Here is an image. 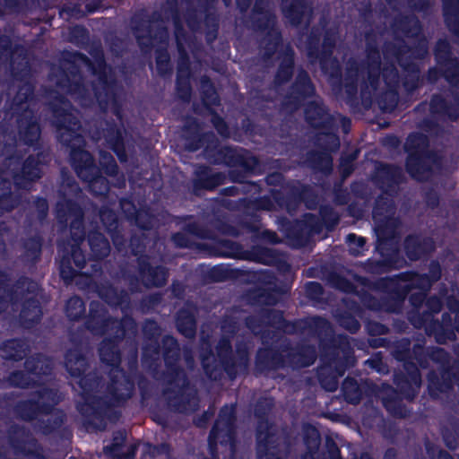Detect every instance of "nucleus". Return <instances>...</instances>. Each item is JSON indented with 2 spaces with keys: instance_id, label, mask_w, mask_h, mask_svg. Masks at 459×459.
Instances as JSON below:
<instances>
[{
  "instance_id": "52",
  "label": "nucleus",
  "mask_w": 459,
  "mask_h": 459,
  "mask_svg": "<svg viewBox=\"0 0 459 459\" xmlns=\"http://www.w3.org/2000/svg\"><path fill=\"white\" fill-rule=\"evenodd\" d=\"M264 37L260 41V47L263 49V60L269 61L273 56L282 50L283 36L279 28H273L264 32Z\"/></svg>"
},
{
  "instance_id": "21",
  "label": "nucleus",
  "mask_w": 459,
  "mask_h": 459,
  "mask_svg": "<svg viewBox=\"0 0 459 459\" xmlns=\"http://www.w3.org/2000/svg\"><path fill=\"white\" fill-rule=\"evenodd\" d=\"M173 385L178 389L167 386L162 390V395L168 408L177 413H187L195 411L197 407L195 392L186 390L189 380L187 379V383L184 380H178Z\"/></svg>"
},
{
  "instance_id": "36",
  "label": "nucleus",
  "mask_w": 459,
  "mask_h": 459,
  "mask_svg": "<svg viewBox=\"0 0 459 459\" xmlns=\"http://www.w3.org/2000/svg\"><path fill=\"white\" fill-rule=\"evenodd\" d=\"M288 290L284 288H266L264 286H255L247 290L246 294L247 300L252 306H276L281 296L287 293Z\"/></svg>"
},
{
  "instance_id": "50",
  "label": "nucleus",
  "mask_w": 459,
  "mask_h": 459,
  "mask_svg": "<svg viewBox=\"0 0 459 459\" xmlns=\"http://www.w3.org/2000/svg\"><path fill=\"white\" fill-rule=\"evenodd\" d=\"M280 229L288 239L297 244L305 243L309 237L303 219L281 218L280 220Z\"/></svg>"
},
{
  "instance_id": "39",
  "label": "nucleus",
  "mask_w": 459,
  "mask_h": 459,
  "mask_svg": "<svg viewBox=\"0 0 459 459\" xmlns=\"http://www.w3.org/2000/svg\"><path fill=\"white\" fill-rule=\"evenodd\" d=\"M434 314L428 309L420 311H410L408 314V319L410 323L416 329H424L426 334L429 337H434L437 342V337L441 333L443 317L441 320L436 319Z\"/></svg>"
},
{
  "instance_id": "18",
  "label": "nucleus",
  "mask_w": 459,
  "mask_h": 459,
  "mask_svg": "<svg viewBox=\"0 0 459 459\" xmlns=\"http://www.w3.org/2000/svg\"><path fill=\"white\" fill-rule=\"evenodd\" d=\"M36 153L28 155L22 162L19 170L13 175V183L19 188H27L32 183L39 180L43 176L44 167L50 160L48 150H35Z\"/></svg>"
},
{
  "instance_id": "43",
  "label": "nucleus",
  "mask_w": 459,
  "mask_h": 459,
  "mask_svg": "<svg viewBox=\"0 0 459 459\" xmlns=\"http://www.w3.org/2000/svg\"><path fill=\"white\" fill-rule=\"evenodd\" d=\"M377 226L375 229L377 235V244H388L397 243L395 241V236L397 230L401 225V220L399 217H389L374 219Z\"/></svg>"
},
{
  "instance_id": "62",
  "label": "nucleus",
  "mask_w": 459,
  "mask_h": 459,
  "mask_svg": "<svg viewBox=\"0 0 459 459\" xmlns=\"http://www.w3.org/2000/svg\"><path fill=\"white\" fill-rule=\"evenodd\" d=\"M190 75L191 74L188 68L183 70L181 67H179L176 76V96L178 100L185 103H188L191 100L193 93V89L190 82Z\"/></svg>"
},
{
  "instance_id": "7",
  "label": "nucleus",
  "mask_w": 459,
  "mask_h": 459,
  "mask_svg": "<svg viewBox=\"0 0 459 459\" xmlns=\"http://www.w3.org/2000/svg\"><path fill=\"white\" fill-rule=\"evenodd\" d=\"M75 379L82 390L81 396L83 400L77 404L76 408L83 418L85 426L97 429L95 421L103 423L111 406L124 403L113 402L108 394L105 397L97 394L104 386V378L97 371L85 372ZM106 393H108L107 390Z\"/></svg>"
},
{
  "instance_id": "56",
  "label": "nucleus",
  "mask_w": 459,
  "mask_h": 459,
  "mask_svg": "<svg viewBox=\"0 0 459 459\" xmlns=\"http://www.w3.org/2000/svg\"><path fill=\"white\" fill-rule=\"evenodd\" d=\"M394 30H401L408 39H417L422 33V25L415 14L400 15L394 20Z\"/></svg>"
},
{
  "instance_id": "40",
  "label": "nucleus",
  "mask_w": 459,
  "mask_h": 459,
  "mask_svg": "<svg viewBox=\"0 0 459 459\" xmlns=\"http://www.w3.org/2000/svg\"><path fill=\"white\" fill-rule=\"evenodd\" d=\"M236 421V403L225 404L220 409L218 417L211 429L224 434L228 437V441L238 438Z\"/></svg>"
},
{
  "instance_id": "20",
  "label": "nucleus",
  "mask_w": 459,
  "mask_h": 459,
  "mask_svg": "<svg viewBox=\"0 0 459 459\" xmlns=\"http://www.w3.org/2000/svg\"><path fill=\"white\" fill-rule=\"evenodd\" d=\"M284 353L285 368L301 369L312 366L316 359V350L313 344L299 342L295 345L288 338L280 343Z\"/></svg>"
},
{
  "instance_id": "54",
  "label": "nucleus",
  "mask_w": 459,
  "mask_h": 459,
  "mask_svg": "<svg viewBox=\"0 0 459 459\" xmlns=\"http://www.w3.org/2000/svg\"><path fill=\"white\" fill-rule=\"evenodd\" d=\"M28 350L25 341L20 338L5 340L0 346L3 359L13 362H19L25 359Z\"/></svg>"
},
{
  "instance_id": "10",
  "label": "nucleus",
  "mask_w": 459,
  "mask_h": 459,
  "mask_svg": "<svg viewBox=\"0 0 459 459\" xmlns=\"http://www.w3.org/2000/svg\"><path fill=\"white\" fill-rule=\"evenodd\" d=\"M403 151L407 154L405 170L416 181L426 179L432 173V165L440 160L435 151L429 150L428 136L420 132H411L407 135Z\"/></svg>"
},
{
  "instance_id": "5",
  "label": "nucleus",
  "mask_w": 459,
  "mask_h": 459,
  "mask_svg": "<svg viewBox=\"0 0 459 459\" xmlns=\"http://www.w3.org/2000/svg\"><path fill=\"white\" fill-rule=\"evenodd\" d=\"M412 359L422 369L429 368V361L438 365V372L431 369L427 374L428 389L431 396L448 393L455 385L459 386V359L451 363V356L444 348L414 343Z\"/></svg>"
},
{
  "instance_id": "64",
  "label": "nucleus",
  "mask_w": 459,
  "mask_h": 459,
  "mask_svg": "<svg viewBox=\"0 0 459 459\" xmlns=\"http://www.w3.org/2000/svg\"><path fill=\"white\" fill-rule=\"evenodd\" d=\"M161 345L159 341H146L142 351V364L153 371L159 367Z\"/></svg>"
},
{
  "instance_id": "37",
  "label": "nucleus",
  "mask_w": 459,
  "mask_h": 459,
  "mask_svg": "<svg viewBox=\"0 0 459 459\" xmlns=\"http://www.w3.org/2000/svg\"><path fill=\"white\" fill-rule=\"evenodd\" d=\"M450 93L453 101L447 100L441 94H433L429 108L431 113L447 117L452 122H455L459 117V89H451Z\"/></svg>"
},
{
  "instance_id": "47",
  "label": "nucleus",
  "mask_w": 459,
  "mask_h": 459,
  "mask_svg": "<svg viewBox=\"0 0 459 459\" xmlns=\"http://www.w3.org/2000/svg\"><path fill=\"white\" fill-rule=\"evenodd\" d=\"M87 242L93 261H101L110 253V244L106 236L98 230H91L87 234Z\"/></svg>"
},
{
  "instance_id": "59",
  "label": "nucleus",
  "mask_w": 459,
  "mask_h": 459,
  "mask_svg": "<svg viewBox=\"0 0 459 459\" xmlns=\"http://www.w3.org/2000/svg\"><path fill=\"white\" fill-rule=\"evenodd\" d=\"M136 43L143 55L150 54L153 47V37L149 22L136 21L133 26Z\"/></svg>"
},
{
  "instance_id": "33",
  "label": "nucleus",
  "mask_w": 459,
  "mask_h": 459,
  "mask_svg": "<svg viewBox=\"0 0 459 459\" xmlns=\"http://www.w3.org/2000/svg\"><path fill=\"white\" fill-rule=\"evenodd\" d=\"M197 307L186 302L175 315V325L178 333L186 339H194L197 332Z\"/></svg>"
},
{
  "instance_id": "53",
  "label": "nucleus",
  "mask_w": 459,
  "mask_h": 459,
  "mask_svg": "<svg viewBox=\"0 0 459 459\" xmlns=\"http://www.w3.org/2000/svg\"><path fill=\"white\" fill-rule=\"evenodd\" d=\"M100 219L108 232L110 233L113 244L117 250H121L126 244V239L118 231V218L117 213L109 208H102L100 211Z\"/></svg>"
},
{
  "instance_id": "30",
  "label": "nucleus",
  "mask_w": 459,
  "mask_h": 459,
  "mask_svg": "<svg viewBox=\"0 0 459 459\" xmlns=\"http://www.w3.org/2000/svg\"><path fill=\"white\" fill-rule=\"evenodd\" d=\"M227 181V176L224 172H214L207 165H200L195 170L193 179V192L198 195L202 191H214L218 186H222Z\"/></svg>"
},
{
  "instance_id": "35",
  "label": "nucleus",
  "mask_w": 459,
  "mask_h": 459,
  "mask_svg": "<svg viewBox=\"0 0 459 459\" xmlns=\"http://www.w3.org/2000/svg\"><path fill=\"white\" fill-rule=\"evenodd\" d=\"M325 144H322L324 151L310 150L306 153L304 160L305 165L316 172H320L325 175H330L333 172V158L326 151H335L336 149H330L332 143L326 139Z\"/></svg>"
},
{
  "instance_id": "63",
  "label": "nucleus",
  "mask_w": 459,
  "mask_h": 459,
  "mask_svg": "<svg viewBox=\"0 0 459 459\" xmlns=\"http://www.w3.org/2000/svg\"><path fill=\"white\" fill-rule=\"evenodd\" d=\"M394 195H388L383 192L376 198L373 207V219L394 217L396 205Z\"/></svg>"
},
{
  "instance_id": "8",
  "label": "nucleus",
  "mask_w": 459,
  "mask_h": 459,
  "mask_svg": "<svg viewBox=\"0 0 459 459\" xmlns=\"http://www.w3.org/2000/svg\"><path fill=\"white\" fill-rule=\"evenodd\" d=\"M273 407L272 397H261L255 404L256 459H282L281 437L275 424L269 420Z\"/></svg>"
},
{
  "instance_id": "6",
  "label": "nucleus",
  "mask_w": 459,
  "mask_h": 459,
  "mask_svg": "<svg viewBox=\"0 0 459 459\" xmlns=\"http://www.w3.org/2000/svg\"><path fill=\"white\" fill-rule=\"evenodd\" d=\"M206 160L214 165H224L230 169L227 178L232 183L242 186L249 176L259 172L260 160L252 152L243 147L233 145L213 146L208 144L204 148Z\"/></svg>"
},
{
  "instance_id": "19",
  "label": "nucleus",
  "mask_w": 459,
  "mask_h": 459,
  "mask_svg": "<svg viewBox=\"0 0 459 459\" xmlns=\"http://www.w3.org/2000/svg\"><path fill=\"white\" fill-rule=\"evenodd\" d=\"M161 351L166 368L163 376L167 384L174 385L178 380L187 383V376L179 365L181 351L178 340L170 334L164 335L161 339Z\"/></svg>"
},
{
  "instance_id": "60",
  "label": "nucleus",
  "mask_w": 459,
  "mask_h": 459,
  "mask_svg": "<svg viewBox=\"0 0 459 459\" xmlns=\"http://www.w3.org/2000/svg\"><path fill=\"white\" fill-rule=\"evenodd\" d=\"M278 256L279 254L275 249L263 246H253L250 249H246L244 260L272 265L277 262Z\"/></svg>"
},
{
  "instance_id": "61",
  "label": "nucleus",
  "mask_w": 459,
  "mask_h": 459,
  "mask_svg": "<svg viewBox=\"0 0 459 459\" xmlns=\"http://www.w3.org/2000/svg\"><path fill=\"white\" fill-rule=\"evenodd\" d=\"M321 38V29L313 27L306 40V54L308 61L311 64L319 63L320 66L322 61V45L320 46Z\"/></svg>"
},
{
  "instance_id": "55",
  "label": "nucleus",
  "mask_w": 459,
  "mask_h": 459,
  "mask_svg": "<svg viewBox=\"0 0 459 459\" xmlns=\"http://www.w3.org/2000/svg\"><path fill=\"white\" fill-rule=\"evenodd\" d=\"M404 397L398 388L391 387L390 392L382 398V404L386 411L393 417L404 419L408 416V410L403 403ZM405 400H407L405 398Z\"/></svg>"
},
{
  "instance_id": "49",
  "label": "nucleus",
  "mask_w": 459,
  "mask_h": 459,
  "mask_svg": "<svg viewBox=\"0 0 459 459\" xmlns=\"http://www.w3.org/2000/svg\"><path fill=\"white\" fill-rule=\"evenodd\" d=\"M65 367L71 377L76 378L85 373L90 363L85 354L78 349H70L65 355Z\"/></svg>"
},
{
  "instance_id": "29",
  "label": "nucleus",
  "mask_w": 459,
  "mask_h": 459,
  "mask_svg": "<svg viewBox=\"0 0 459 459\" xmlns=\"http://www.w3.org/2000/svg\"><path fill=\"white\" fill-rule=\"evenodd\" d=\"M255 368L260 374L286 368L284 353L281 351L280 344L259 348L255 357Z\"/></svg>"
},
{
  "instance_id": "25",
  "label": "nucleus",
  "mask_w": 459,
  "mask_h": 459,
  "mask_svg": "<svg viewBox=\"0 0 459 459\" xmlns=\"http://www.w3.org/2000/svg\"><path fill=\"white\" fill-rule=\"evenodd\" d=\"M137 273L143 285L147 288H161L167 284L169 272L163 264H152L150 255L135 259Z\"/></svg>"
},
{
  "instance_id": "26",
  "label": "nucleus",
  "mask_w": 459,
  "mask_h": 459,
  "mask_svg": "<svg viewBox=\"0 0 459 459\" xmlns=\"http://www.w3.org/2000/svg\"><path fill=\"white\" fill-rule=\"evenodd\" d=\"M402 247L406 260L418 262L428 258L434 252L435 242L431 237L410 233L404 237Z\"/></svg>"
},
{
  "instance_id": "48",
  "label": "nucleus",
  "mask_w": 459,
  "mask_h": 459,
  "mask_svg": "<svg viewBox=\"0 0 459 459\" xmlns=\"http://www.w3.org/2000/svg\"><path fill=\"white\" fill-rule=\"evenodd\" d=\"M281 13L289 22L294 26H299L308 9L307 0H281Z\"/></svg>"
},
{
  "instance_id": "41",
  "label": "nucleus",
  "mask_w": 459,
  "mask_h": 459,
  "mask_svg": "<svg viewBox=\"0 0 459 459\" xmlns=\"http://www.w3.org/2000/svg\"><path fill=\"white\" fill-rule=\"evenodd\" d=\"M38 290L35 293L26 294L24 298L18 302L21 303L20 320L25 327H31L38 324L42 317V307L39 300L37 299Z\"/></svg>"
},
{
  "instance_id": "4",
  "label": "nucleus",
  "mask_w": 459,
  "mask_h": 459,
  "mask_svg": "<svg viewBox=\"0 0 459 459\" xmlns=\"http://www.w3.org/2000/svg\"><path fill=\"white\" fill-rule=\"evenodd\" d=\"M136 332L137 325L134 329L119 328L115 330L110 333V336L103 338L98 349L100 361L110 367L107 391L115 403H126L134 390V379L121 367L122 355L119 344L126 335H134Z\"/></svg>"
},
{
  "instance_id": "9",
  "label": "nucleus",
  "mask_w": 459,
  "mask_h": 459,
  "mask_svg": "<svg viewBox=\"0 0 459 459\" xmlns=\"http://www.w3.org/2000/svg\"><path fill=\"white\" fill-rule=\"evenodd\" d=\"M260 315L264 319V325L287 335L307 333L309 337L318 338L332 331L331 323L320 316L288 320L284 311L276 308H262Z\"/></svg>"
},
{
  "instance_id": "15",
  "label": "nucleus",
  "mask_w": 459,
  "mask_h": 459,
  "mask_svg": "<svg viewBox=\"0 0 459 459\" xmlns=\"http://www.w3.org/2000/svg\"><path fill=\"white\" fill-rule=\"evenodd\" d=\"M316 96V87L308 72L299 68L281 100V108L294 113Z\"/></svg>"
},
{
  "instance_id": "3",
  "label": "nucleus",
  "mask_w": 459,
  "mask_h": 459,
  "mask_svg": "<svg viewBox=\"0 0 459 459\" xmlns=\"http://www.w3.org/2000/svg\"><path fill=\"white\" fill-rule=\"evenodd\" d=\"M316 339L325 365L318 372V382L325 391L334 392L338 388L339 377L357 363L351 338L344 333L335 334L332 329Z\"/></svg>"
},
{
  "instance_id": "45",
  "label": "nucleus",
  "mask_w": 459,
  "mask_h": 459,
  "mask_svg": "<svg viewBox=\"0 0 459 459\" xmlns=\"http://www.w3.org/2000/svg\"><path fill=\"white\" fill-rule=\"evenodd\" d=\"M410 293L411 288L407 284L398 282L387 294L382 296L385 312L399 313Z\"/></svg>"
},
{
  "instance_id": "31",
  "label": "nucleus",
  "mask_w": 459,
  "mask_h": 459,
  "mask_svg": "<svg viewBox=\"0 0 459 459\" xmlns=\"http://www.w3.org/2000/svg\"><path fill=\"white\" fill-rule=\"evenodd\" d=\"M198 247L207 251L210 256L244 260L246 249L234 240L214 238L211 244H199Z\"/></svg>"
},
{
  "instance_id": "16",
  "label": "nucleus",
  "mask_w": 459,
  "mask_h": 459,
  "mask_svg": "<svg viewBox=\"0 0 459 459\" xmlns=\"http://www.w3.org/2000/svg\"><path fill=\"white\" fill-rule=\"evenodd\" d=\"M376 250L380 258L370 257L364 263L363 267L368 273L381 275L409 265L405 256L401 253L398 243L377 244Z\"/></svg>"
},
{
  "instance_id": "38",
  "label": "nucleus",
  "mask_w": 459,
  "mask_h": 459,
  "mask_svg": "<svg viewBox=\"0 0 459 459\" xmlns=\"http://www.w3.org/2000/svg\"><path fill=\"white\" fill-rule=\"evenodd\" d=\"M55 403L41 402L36 399L19 401L14 406L17 416L24 421H32L39 415H48L52 412Z\"/></svg>"
},
{
  "instance_id": "23",
  "label": "nucleus",
  "mask_w": 459,
  "mask_h": 459,
  "mask_svg": "<svg viewBox=\"0 0 459 459\" xmlns=\"http://www.w3.org/2000/svg\"><path fill=\"white\" fill-rule=\"evenodd\" d=\"M16 117L19 140L33 150L43 149L39 143L41 126L32 108L13 114Z\"/></svg>"
},
{
  "instance_id": "17",
  "label": "nucleus",
  "mask_w": 459,
  "mask_h": 459,
  "mask_svg": "<svg viewBox=\"0 0 459 459\" xmlns=\"http://www.w3.org/2000/svg\"><path fill=\"white\" fill-rule=\"evenodd\" d=\"M56 217L60 224L66 225L69 218L72 245H82L87 238L84 226V211L74 199L65 198L56 204Z\"/></svg>"
},
{
  "instance_id": "13",
  "label": "nucleus",
  "mask_w": 459,
  "mask_h": 459,
  "mask_svg": "<svg viewBox=\"0 0 459 459\" xmlns=\"http://www.w3.org/2000/svg\"><path fill=\"white\" fill-rule=\"evenodd\" d=\"M84 318V327L95 336H103L119 328L134 329L136 326L132 316L126 314L117 319L109 316L104 305L96 300L90 302L89 314Z\"/></svg>"
},
{
  "instance_id": "46",
  "label": "nucleus",
  "mask_w": 459,
  "mask_h": 459,
  "mask_svg": "<svg viewBox=\"0 0 459 459\" xmlns=\"http://www.w3.org/2000/svg\"><path fill=\"white\" fill-rule=\"evenodd\" d=\"M287 194L293 205L304 203L306 207L309 210H315L317 207V195L308 185H293L290 187Z\"/></svg>"
},
{
  "instance_id": "32",
  "label": "nucleus",
  "mask_w": 459,
  "mask_h": 459,
  "mask_svg": "<svg viewBox=\"0 0 459 459\" xmlns=\"http://www.w3.org/2000/svg\"><path fill=\"white\" fill-rule=\"evenodd\" d=\"M279 65L276 68L273 79V84L275 89H279L289 83L295 73V51L290 44L284 46L279 52Z\"/></svg>"
},
{
  "instance_id": "57",
  "label": "nucleus",
  "mask_w": 459,
  "mask_h": 459,
  "mask_svg": "<svg viewBox=\"0 0 459 459\" xmlns=\"http://www.w3.org/2000/svg\"><path fill=\"white\" fill-rule=\"evenodd\" d=\"M207 443L208 452L211 456L209 459H220L219 445L222 447H228L230 454L234 455L237 451L238 438H232L228 441V437H226L224 434L211 429Z\"/></svg>"
},
{
  "instance_id": "42",
  "label": "nucleus",
  "mask_w": 459,
  "mask_h": 459,
  "mask_svg": "<svg viewBox=\"0 0 459 459\" xmlns=\"http://www.w3.org/2000/svg\"><path fill=\"white\" fill-rule=\"evenodd\" d=\"M442 277V268L437 260H431L429 264V272L420 273L416 272L415 280L412 283H408L407 286L412 290H420L429 292L432 286L437 282Z\"/></svg>"
},
{
  "instance_id": "58",
  "label": "nucleus",
  "mask_w": 459,
  "mask_h": 459,
  "mask_svg": "<svg viewBox=\"0 0 459 459\" xmlns=\"http://www.w3.org/2000/svg\"><path fill=\"white\" fill-rule=\"evenodd\" d=\"M442 14L448 30L459 39V0H442Z\"/></svg>"
},
{
  "instance_id": "34",
  "label": "nucleus",
  "mask_w": 459,
  "mask_h": 459,
  "mask_svg": "<svg viewBox=\"0 0 459 459\" xmlns=\"http://www.w3.org/2000/svg\"><path fill=\"white\" fill-rule=\"evenodd\" d=\"M433 54L436 65L446 67L445 72L448 74V78L453 79L456 76L455 73L459 74V58L454 55L446 39H440L437 41Z\"/></svg>"
},
{
  "instance_id": "2",
  "label": "nucleus",
  "mask_w": 459,
  "mask_h": 459,
  "mask_svg": "<svg viewBox=\"0 0 459 459\" xmlns=\"http://www.w3.org/2000/svg\"><path fill=\"white\" fill-rule=\"evenodd\" d=\"M224 333L217 342L214 349L210 342L202 343L199 359L206 377L212 381H221L225 374L233 381L240 375L246 376L250 366V356L246 345H238L236 354L230 338L238 332V321L233 317H225L221 322Z\"/></svg>"
},
{
  "instance_id": "28",
  "label": "nucleus",
  "mask_w": 459,
  "mask_h": 459,
  "mask_svg": "<svg viewBox=\"0 0 459 459\" xmlns=\"http://www.w3.org/2000/svg\"><path fill=\"white\" fill-rule=\"evenodd\" d=\"M185 132V148L186 151L195 152L208 144L213 146L218 144L214 141V135L212 133H202L201 125L196 117H188L184 125Z\"/></svg>"
},
{
  "instance_id": "1",
  "label": "nucleus",
  "mask_w": 459,
  "mask_h": 459,
  "mask_svg": "<svg viewBox=\"0 0 459 459\" xmlns=\"http://www.w3.org/2000/svg\"><path fill=\"white\" fill-rule=\"evenodd\" d=\"M65 98L50 102L51 124L56 128L58 142L70 149L69 160L77 177L86 182L94 196L107 195L110 190L108 179L101 173L94 156L85 150L86 140L82 134V123L72 111Z\"/></svg>"
},
{
  "instance_id": "27",
  "label": "nucleus",
  "mask_w": 459,
  "mask_h": 459,
  "mask_svg": "<svg viewBox=\"0 0 459 459\" xmlns=\"http://www.w3.org/2000/svg\"><path fill=\"white\" fill-rule=\"evenodd\" d=\"M56 85L67 94L81 100L89 94L80 68L74 62H70L66 69H62Z\"/></svg>"
},
{
  "instance_id": "22",
  "label": "nucleus",
  "mask_w": 459,
  "mask_h": 459,
  "mask_svg": "<svg viewBox=\"0 0 459 459\" xmlns=\"http://www.w3.org/2000/svg\"><path fill=\"white\" fill-rule=\"evenodd\" d=\"M405 180L403 169L393 163L377 161L372 174L374 185L384 194L394 195Z\"/></svg>"
},
{
  "instance_id": "51",
  "label": "nucleus",
  "mask_w": 459,
  "mask_h": 459,
  "mask_svg": "<svg viewBox=\"0 0 459 459\" xmlns=\"http://www.w3.org/2000/svg\"><path fill=\"white\" fill-rule=\"evenodd\" d=\"M97 292L99 297L111 307L127 305L130 301L129 294L125 289L119 290L110 283L98 286Z\"/></svg>"
},
{
  "instance_id": "24",
  "label": "nucleus",
  "mask_w": 459,
  "mask_h": 459,
  "mask_svg": "<svg viewBox=\"0 0 459 459\" xmlns=\"http://www.w3.org/2000/svg\"><path fill=\"white\" fill-rule=\"evenodd\" d=\"M10 281V273L0 270V292L2 291L13 305H17L26 294L39 290L38 282L26 275L18 277L13 285Z\"/></svg>"
},
{
  "instance_id": "14",
  "label": "nucleus",
  "mask_w": 459,
  "mask_h": 459,
  "mask_svg": "<svg viewBox=\"0 0 459 459\" xmlns=\"http://www.w3.org/2000/svg\"><path fill=\"white\" fill-rule=\"evenodd\" d=\"M323 30L321 71L327 76L332 91L339 92L342 89V70L339 60L333 56L339 30L336 27H324Z\"/></svg>"
},
{
  "instance_id": "44",
  "label": "nucleus",
  "mask_w": 459,
  "mask_h": 459,
  "mask_svg": "<svg viewBox=\"0 0 459 459\" xmlns=\"http://www.w3.org/2000/svg\"><path fill=\"white\" fill-rule=\"evenodd\" d=\"M116 81L108 79L106 74H100L98 83L92 84L94 96L101 108H106L117 99Z\"/></svg>"
},
{
  "instance_id": "12",
  "label": "nucleus",
  "mask_w": 459,
  "mask_h": 459,
  "mask_svg": "<svg viewBox=\"0 0 459 459\" xmlns=\"http://www.w3.org/2000/svg\"><path fill=\"white\" fill-rule=\"evenodd\" d=\"M304 108V117L307 124L313 129L318 130L316 140L329 139L333 146L330 149H338L340 139L337 134L338 124L336 117L330 113L329 108L321 97L307 101Z\"/></svg>"
},
{
  "instance_id": "11",
  "label": "nucleus",
  "mask_w": 459,
  "mask_h": 459,
  "mask_svg": "<svg viewBox=\"0 0 459 459\" xmlns=\"http://www.w3.org/2000/svg\"><path fill=\"white\" fill-rule=\"evenodd\" d=\"M394 358L403 364V370L394 374V384L402 395L412 402L418 395L422 378L421 373L412 360L411 342L408 338L398 341L393 351Z\"/></svg>"
}]
</instances>
